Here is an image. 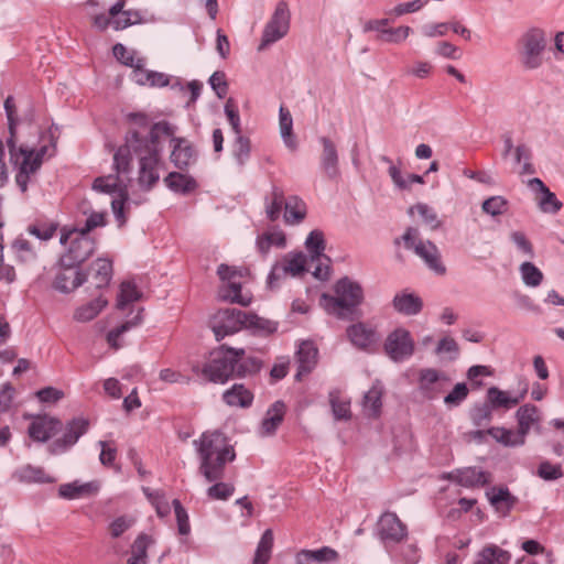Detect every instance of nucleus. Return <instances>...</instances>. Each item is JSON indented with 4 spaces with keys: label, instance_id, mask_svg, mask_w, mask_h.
Returning <instances> with one entry per match:
<instances>
[{
    "label": "nucleus",
    "instance_id": "1",
    "mask_svg": "<svg viewBox=\"0 0 564 564\" xmlns=\"http://www.w3.org/2000/svg\"><path fill=\"white\" fill-rule=\"evenodd\" d=\"M175 129L166 121L154 123L149 133L142 134L138 130H129L126 142L119 147L113 155V165L118 175L131 172V162L138 161L137 182L141 189L150 191L160 180L163 166L161 159V135L172 137L171 162L177 169H186L196 161L197 153L191 142L185 138L173 137Z\"/></svg>",
    "mask_w": 564,
    "mask_h": 564
},
{
    "label": "nucleus",
    "instance_id": "2",
    "mask_svg": "<svg viewBox=\"0 0 564 564\" xmlns=\"http://www.w3.org/2000/svg\"><path fill=\"white\" fill-rule=\"evenodd\" d=\"M199 459V473L209 482L224 477L227 463L235 460L236 453L226 435L219 431L204 432L193 442Z\"/></svg>",
    "mask_w": 564,
    "mask_h": 564
},
{
    "label": "nucleus",
    "instance_id": "3",
    "mask_svg": "<svg viewBox=\"0 0 564 564\" xmlns=\"http://www.w3.org/2000/svg\"><path fill=\"white\" fill-rule=\"evenodd\" d=\"M364 301V289L348 276L339 279L334 285V295L323 294L321 305L332 315L346 318L354 314Z\"/></svg>",
    "mask_w": 564,
    "mask_h": 564
},
{
    "label": "nucleus",
    "instance_id": "4",
    "mask_svg": "<svg viewBox=\"0 0 564 564\" xmlns=\"http://www.w3.org/2000/svg\"><path fill=\"white\" fill-rule=\"evenodd\" d=\"M50 144H43L40 148H29L14 145V156L12 153L11 160L19 165V171L15 175V182L22 193L28 189V184L32 174H34L42 165L43 159L53 155L55 150V141L52 130L47 133ZM9 152H11L9 150Z\"/></svg>",
    "mask_w": 564,
    "mask_h": 564
},
{
    "label": "nucleus",
    "instance_id": "5",
    "mask_svg": "<svg viewBox=\"0 0 564 564\" xmlns=\"http://www.w3.org/2000/svg\"><path fill=\"white\" fill-rule=\"evenodd\" d=\"M245 349L221 346L212 351L209 359L202 368V376L210 382L225 383L230 378L238 377L237 361Z\"/></svg>",
    "mask_w": 564,
    "mask_h": 564
},
{
    "label": "nucleus",
    "instance_id": "6",
    "mask_svg": "<svg viewBox=\"0 0 564 564\" xmlns=\"http://www.w3.org/2000/svg\"><path fill=\"white\" fill-rule=\"evenodd\" d=\"M547 36L540 28L528 29L518 40L517 51L521 66L527 70L540 68L544 63Z\"/></svg>",
    "mask_w": 564,
    "mask_h": 564
},
{
    "label": "nucleus",
    "instance_id": "7",
    "mask_svg": "<svg viewBox=\"0 0 564 564\" xmlns=\"http://www.w3.org/2000/svg\"><path fill=\"white\" fill-rule=\"evenodd\" d=\"M59 242L68 245L67 251L61 257L63 265H76L86 261L95 250V240L78 228L64 230Z\"/></svg>",
    "mask_w": 564,
    "mask_h": 564
},
{
    "label": "nucleus",
    "instance_id": "8",
    "mask_svg": "<svg viewBox=\"0 0 564 564\" xmlns=\"http://www.w3.org/2000/svg\"><path fill=\"white\" fill-rule=\"evenodd\" d=\"M245 273L246 270L229 267L225 263L218 267L217 274L221 281L218 297L221 301L237 303L241 306H248L251 303V294L243 293L241 290V279Z\"/></svg>",
    "mask_w": 564,
    "mask_h": 564
},
{
    "label": "nucleus",
    "instance_id": "9",
    "mask_svg": "<svg viewBox=\"0 0 564 564\" xmlns=\"http://www.w3.org/2000/svg\"><path fill=\"white\" fill-rule=\"evenodd\" d=\"M402 240L405 248L413 250L434 273L443 275L446 272L438 248L430 240H422L417 229L408 228Z\"/></svg>",
    "mask_w": 564,
    "mask_h": 564
},
{
    "label": "nucleus",
    "instance_id": "10",
    "mask_svg": "<svg viewBox=\"0 0 564 564\" xmlns=\"http://www.w3.org/2000/svg\"><path fill=\"white\" fill-rule=\"evenodd\" d=\"M383 350L390 360L400 364L409 360L414 355L415 343L408 329L398 327L388 334Z\"/></svg>",
    "mask_w": 564,
    "mask_h": 564
},
{
    "label": "nucleus",
    "instance_id": "11",
    "mask_svg": "<svg viewBox=\"0 0 564 564\" xmlns=\"http://www.w3.org/2000/svg\"><path fill=\"white\" fill-rule=\"evenodd\" d=\"M305 271L306 256L303 252H290L272 267L268 276V284L271 289L276 288L279 282L286 276H297Z\"/></svg>",
    "mask_w": 564,
    "mask_h": 564
},
{
    "label": "nucleus",
    "instance_id": "12",
    "mask_svg": "<svg viewBox=\"0 0 564 564\" xmlns=\"http://www.w3.org/2000/svg\"><path fill=\"white\" fill-rule=\"evenodd\" d=\"M290 18L291 15L288 4L283 1L279 2L271 19L264 26L259 47L260 50L275 43L288 34L290 29Z\"/></svg>",
    "mask_w": 564,
    "mask_h": 564
},
{
    "label": "nucleus",
    "instance_id": "13",
    "mask_svg": "<svg viewBox=\"0 0 564 564\" xmlns=\"http://www.w3.org/2000/svg\"><path fill=\"white\" fill-rule=\"evenodd\" d=\"M245 312L238 308H224L210 318V327L217 340L238 333L243 328Z\"/></svg>",
    "mask_w": 564,
    "mask_h": 564
},
{
    "label": "nucleus",
    "instance_id": "14",
    "mask_svg": "<svg viewBox=\"0 0 564 564\" xmlns=\"http://www.w3.org/2000/svg\"><path fill=\"white\" fill-rule=\"evenodd\" d=\"M448 382L447 375L435 368L420 369L417 375V390L426 400L438 399Z\"/></svg>",
    "mask_w": 564,
    "mask_h": 564
},
{
    "label": "nucleus",
    "instance_id": "15",
    "mask_svg": "<svg viewBox=\"0 0 564 564\" xmlns=\"http://www.w3.org/2000/svg\"><path fill=\"white\" fill-rule=\"evenodd\" d=\"M118 181L119 178L112 175L97 177L93 183V189L98 193L109 195L118 193V197H112L110 199V204L119 226H122L126 221L123 216V206L127 197L126 194H123V192L119 188Z\"/></svg>",
    "mask_w": 564,
    "mask_h": 564
},
{
    "label": "nucleus",
    "instance_id": "16",
    "mask_svg": "<svg viewBox=\"0 0 564 564\" xmlns=\"http://www.w3.org/2000/svg\"><path fill=\"white\" fill-rule=\"evenodd\" d=\"M408 534L406 527L393 512H384L378 521V535L386 547L400 543Z\"/></svg>",
    "mask_w": 564,
    "mask_h": 564
},
{
    "label": "nucleus",
    "instance_id": "17",
    "mask_svg": "<svg viewBox=\"0 0 564 564\" xmlns=\"http://www.w3.org/2000/svg\"><path fill=\"white\" fill-rule=\"evenodd\" d=\"M85 281L86 275L78 270V267L63 265L59 261L53 286L62 293H68L80 286Z\"/></svg>",
    "mask_w": 564,
    "mask_h": 564
},
{
    "label": "nucleus",
    "instance_id": "18",
    "mask_svg": "<svg viewBox=\"0 0 564 564\" xmlns=\"http://www.w3.org/2000/svg\"><path fill=\"white\" fill-rule=\"evenodd\" d=\"M318 142L322 145V152L319 155L321 170L329 180H335L340 174L337 147L334 141L327 137H321Z\"/></svg>",
    "mask_w": 564,
    "mask_h": 564
},
{
    "label": "nucleus",
    "instance_id": "19",
    "mask_svg": "<svg viewBox=\"0 0 564 564\" xmlns=\"http://www.w3.org/2000/svg\"><path fill=\"white\" fill-rule=\"evenodd\" d=\"M346 333L350 343L361 350H370L379 341L376 328L364 322L350 325Z\"/></svg>",
    "mask_w": 564,
    "mask_h": 564
},
{
    "label": "nucleus",
    "instance_id": "20",
    "mask_svg": "<svg viewBox=\"0 0 564 564\" xmlns=\"http://www.w3.org/2000/svg\"><path fill=\"white\" fill-rule=\"evenodd\" d=\"M88 422L84 419H74L67 424L62 438L51 444L53 454H62L77 443L79 437L87 432Z\"/></svg>",
    "mask_w": 564,
    "mask_h": 564
},
{
    "label": "nucleus",
    "instance_id": "21",
    "mask_svg": "<svg viewBox=\"0 0 564 564\" xmlns=\"http://www.w3.org/2000/svg\"><path fill=\"white\" fill-rule=\"evenodd\" d=\"M527 393V383H524L522 389L516 394H512L509 391L500 390L497 387H490L487 390V400L492 409L502 408L509 410L519 404L522 400H524Z\"/></svg>",
    "mask_w": 564,
    "mask_h": 564
},
{
    "label": "nucleus",
    "instance_id": "22",
    "mask_svg": "<svg viewBox=\"0 0 564 564\" xmlns=\"http://www.w3.org/2000/svg\"><path fill=\"white\" fill-rule=\"evenodd\" d=\"M393 310L404 316H415L421 313L423 308V300L409 290H402L392 299Z\"/></svg>",
    "mask_w": 564,
    "mask_h": 564
},
{
    "label": "nucleus",
    "instance_id": "23",
    "mask_svg": "<svg viewBox=\"0 0 564 564\" xmlns=\"http://www.w3.org/2000/svg\"><path fill=\"white\" fill-rule=\"evenodd\" d=\"M59 420L43 415L35 417L29 426V435L36 442H46L61 429Z\"/></svg>",
    "mask_w": 564,
    "mask_h": 564
},
{
    "label": "nucleus",
    "instance_id": "24",
    "mask_svg": "<svg viewBox=\"0 0 564 564\" xmlns=\"http://www.w3.org/2000/svg\"><path fill=\"white\" fill-rule=\"evenodd\" d=\"M449 478L466 488L481 487L490 481V474L478 467H466L449 474Z\"/></svg>",
    "mask_w": 564,
    "mask_h": 564
},
{
    "label": "nucleus",
    "instance_id": "25",
    "mask_svg": "<svg viewBox=\"0 0 564 564\" xmlns=\"http://www.w3.org/2000/svg\"><path fill=\"white\" fill-rule=\"evenodd\" d=\"M100 488L97 480L80 482L75 480L72 482L63 484L58 488V495L67 500H75L95 496Z\"/></svg>",
    "mask_w": 564,
    "mask_h": 564
},
{
    "label": "nucleus",
    "instance_id": "26",
    "mask_svg": "<svg viewBox=\"0 0 564 564\" xmlns=\"http://www.w3.org/2000/svg\"><path fill=\"white\" fill-rule=\"evenodd\" d=\"M285 414V404L282 401H275L265 412V415L259 427V435L262 437L272 436L281 425Z\"/></svg>",
    "mask_w": 564,
    "mask_h": 564
},
{
    "label": "nucleus",
    "instance_id": "27",
    "mask_svg": "<svg viewBox=\"0 0 564 564\" xmlns=\"http://www.w3.org/2000/svg\"><path fill=\"white\" fill-rule=\"evenodd\" d=\"M337 552L329 547L323 546L317 550H301L295 555L296 564H328L336 561Z\"/></svg>",
    "mask_w": 564,
    "mask_h": 564
},
{
    "label": "nucleus",
    "instance_id": "28",
    "mask_svg": "<svg viewBox=\"0 0 564 564\" xmlns=\"http://www.w3.org/2000/svg\"><path fill=\"white\" fill-rule=\"evenodd\" d=\"M164 183L172 192L182 195L191 194L198 187V183L193 176L180 172L169 173Z\"/></svg>",
    "mask_w": 564,
    "mask_h": 564
},
{
    "label": "nucleus",
    "instance_id": "29",
    "mask_svg": "<svg viewBox=\"0 0 564 564\" xmlns=\"http://www.w3.org/2000/svg\"><path fill=\"white\" fill-rule=\"evenodd\" d=\"M317 348L312 341H303L296 351L299 372L296 377L303 373H308L317 362Z\"/></svg>",
    "mask_w": 564,
    "mask_h": 564
},
{
    "label": "nucleus",
    "instance_id": "30",
    "mask_svg": "<svg viewBox=\"0 0 564 564\" xmlns=\"http://www.w3.org/2000/svg\"><path fill=\"white\" fill-rule=\"evenodd\" d=\"M307 213V207L305 202L299 196H289L285 200V209H284V221L286 225H299L301 224Z\"/></svg>",
    "mask_w": 564,
    "mask_h": 564
},
{
    "label": "nucleus",
    "instance_id": "31",
    "mask_svg": "<svg viewBox=\"0 0 564 564\" xmlns=\"http://www.w3.org/2000/svg\"><path fill=\"white\" fill-rule=\"evenodd\" d=\"M143 322L142 316V308L138 311V313L130 319L123 322L121 325L117 326L116 328L111 329L107 334V343L108 345L115 349L118 350L122 347V343L120 341V338L123 334L131 330L132 328L138 327Z\"/></svg>",
    "mask_w": 564,
    "mask_h": 564
},
{
    "label": "nucleus",
    "instance_id": "32",
    "mask_svg": "<svg viewBox=\"0 0 564 564\" xmlns=\"http://www.w3.org/2000/svg\"><path fill=\"white\" fill-rule=\"evenodd\" d=\"M486 496L492 507L503 514L507 513L516 503V498L506 487H491Z\"/></svg>",
    "mask_w": 564,
    "mask_h": 564
},
{
    "label": "nucleus",
    "instance_id": "33",
    "mask_svg": "<svg viewBox=\"0 0 564 564\" xmlns=\"http://www.w3.org/2000/svg\"><path fill=\"white\" fill-rule=\"evenodd\" d=\"M516 419L518 431L527 437L532 426L540 421L539 409L531 403L521 405L516 412Z\"/></svg>",
    "mask_w": 564,
    "mask_h": 564
},
{
    "label": "nucleus",
    "instance_id": "34",
    "mask_svg": "<svg viewBox=\"0 0 564 564\" xmlns=\"http://www.w3.org/2000/svg\"><path fill=\"white\" fill-rule=\"evenodd\" d=\"M383 387L377 381L372 387L365 393L362 399V410L367 416L376 417L379 415L382 402Z\"/></svg>",
    "mask_w": 564,
    "mask_h": 564
},
{
    "label": "nucleus",
    "instance_id": "35",
    "mask_svg": "<svg viewBox=\"0 0 564 564\" xmlns=\"http://www.w3.org/2000/svg\"><path fill=\"white\" fill-rule=\"evenodd\" d=\"M11 251L15 259L22 263H31L37 258V246L23 236H19L13 240Z\"/></svg>",
    "mask_w": 564,
    "mask_h": 564
},
{
    "label": "nucleus",
    "instance_id": "36",
    "mask_svg": "<svg viewBox=\"0 0 564 564\" xmlns=\"http://www.w3.org/2000/svg\"><path fill=\"white\" fill-rule=\"evenodd\" d=\"M223 399L229 406L248 408L253 401V394L243 384H234L224 392Z\"/></svg>",
    "mask_w": 564,
    "mask_h": 564
},
{
    "label": "nucleus",
    "instance_id": "37",
    "mask_svg": "<svg viewBox=\"0 0 564 564\" xmlns=\"http://www.w3.org/2000/svg\"><path fill=\"white\" fill-rule=\"evenodd\" d=\"M510 558L509 552L495 544H490L478 553L474 564H509Z\"/></svg>",
    "mask_w": 564,
    "mask_h": 564
},
{
    "label": "nucleus",
    "instance_id": "38",
    "mask_svg": "<svg viewBox=\"0 0 564 564\" xmlns=\"http://www.w3.org/2000/svg\"><path fill=\"white\" fill-rule=\"evenodd\" d=\"M13 478L21 482H39L46 484L53 482L54 479L45 474L44 469L41 467H35L32 465H25L18 468L13 473Z\"/></svg>",
    "mask_w": 564,
    "mask_h": 564
},
{
    "label": "nucleus",
    "instance_id": "39",
    "mask_svg": "<svg viewBox=\"0 0 564 564\" xmlns=\"http://www.w3.org/2000/svg\"><path fill=\"white\" fill-rule=\"evenodd\" d=\"M487 433L505 446L516 447L525 443V437L518 430L513 431L505 427H490Z\"/></svg>",
    "mask_w": 564,
    "mask_h": 564
},
{
    "label": "nucleus",
    "instance_id": "40",
    "mask_svg": "<svg viewBox=\"0 0 564 564\" xmlns=\"http://www.w3.org/2000/svg\"><path fill=\"white\" fill-rule=\"evenodd\" d=\"M286 238L282 230H271L257 238L256 246L261 254H267L272 247L284 248Z\"/></svg>",
    "mask_w": 564,
    "mask_h": 564
},
{
    "label": "nucleus",
    "instance_id": "41",
    "mask_svg": "<svg viewBox=\"0 0 564 564\" xmlns=\"http://www.w3.org/2000/svg\"><path fill=\"white\" fill-rule=\"evenodd\" d=\"M245 317L243 328L250 329L254 334L269 335L278 328L276 323L256 314L245 312Z\"/></svg>",
    "mask_w": 564,
    "mask_h": 564
},
{
    "label": "nucleus",
    "instance_id": "42",
    "mask_svg": "<svg viewBox=\"0 0 564 564\" xmlns=\"http://www.w3.org/2000/svg\"><path fill=\"white\" fill-rule=\"evenodd\" d=\"M112 276V263L108 259H97L91 265V278L96 288L108 285Z\"/></svg>",
    "mask_w": 564,
    "mask_h": 564
},
{
    "label": "nucleus",
    "instance_id": "43",
    "mask_svg": "<svg viewBox=\"0 0 564 564\" xmlns=\"http://www.w3.org/2000/svg\"><path fill=\"white\" fill-rule=\"evenodd\" d=\"M285 200L283 191L273 186L270 196L265 197V214L271 221L279 219L282 207H285Z\"/></svg>",
    "mask_w": 564,
    "mask_h": 564
},
{
    "label": "nucleus",
    "instance_id": "44",
    "mask_svg": "<svg viewBox=\"0 0 564 564\" xmlns=\"http://www.w3.org/2000/svg\"><path fill=\"white\" fill-rule=\"evenodd\" d=\"M107 305V300L97 297L91 302L79 306L74 313V319L79 323H86L94 319Z\"/></svg>",
    "mask_w": 564,
    "mask_h": 564
},
{
    "label": "nucleus",
    "instance_id": "45",
    "mask_svg": "<svg viewBox=\"0 0 564 564\" xmlns=\"http://www.w3.org/2000/svg\"><path fill=\"white\" fill-rule=\"evenodd\" d=\"M279 126L280 133L283 139L284 144L291 149H296V140L292 133L293 131V120L289 110L281 107L279 111Z\"/></svg>",
    "mask_w": 564,
    "mask_h": 564
},
{
    "label": "nucleus",
    "instance_id": "46",
    "mask_svg": "<svg viewBox=\"0 0 564 564\" xmlns=\"http://www.w3.org/2000/svg\"><path fill=\"white\" fill-rule=\"evenodd\" d=\"M305 248L310 252L312 261H321L325 257L324 234L318 229L312 230L306 237Z\"/></svg>",
    "mask_w": 564,
    "mask_h": 564
},
{
    "label": "nucleus",
    "instance_id": "47",
    "mask_svg": "<svg viewBox=\"0 0 564 564\" xmlns=\"http://www.w3.org/2000/svg\"><path fill=\"white\" fill-rule=\"evenodd\" d=\"M141 292L132 281H123L120 284V290L117 299V307L124 310L129 304L139 301Z\"/></svg>",
    "mask_w": 564,
    "mask_h": 564
},
{
    "label": "nucleus",
    "instance_id": "48",
    "mask_svg": "<svg viewBox=\"0 0 564 564\" xmlns=\"http://www.w3.org/2000/svg\"><path fill=\"white\" fill-rule=\"evenodd\" d=\"M142 491L150 501V503L155 508L159 517L164 518L170 513V503L163 491L153 490L149 487H142Z\"/></svg>",
    "mask_w": 564,
    "mask_h": 564
},
{
    "label": "nucleus",
    "instance_id": "49",
    "mask_svg": "<svg viewBox=\"0 0 564 564\" xmlns=\"http://www.w3.org/2000/svg\"><path fill=\"white\" fill-rule=\"evenodd\" d=\"M126 6V0H117L108 11V14L100 13L94 17L93 24L96 29L104 31L107 28L111 26L113 29V21L116 20V15H118Z\"/></svg>",
    "mask_w": 564,
    "mask_h": 564
},
{
    "label": "nucleus",
    "instance_id": "50",
    "mask_svg": "<svg viewBox=\"0 0 564 564\" xmlns=\"http://www.w3.org/2000/svg\"><path fill=\"white\" fill-rule=\"evenodd\" d=\"M273 546V533L270 529L265 530L258 543L253 564H267Z\"/></svg>",
    "mask_w": 564,
    "mask_h": 564
},
{
    "label": "nucleus",
    "instance_id": "51",
    "mask_svg": "<svg viewBox=\"0 0 564 564\" xmlns=\"http://www.w3.org/2000/svg\"><path fill=\"white\" fill-rule=\"evenodd\" d=\"M519 271L522 282L529 288H536L543 281L542 271L530 261L523 262L520 265Z\"/></svg>",
    "mask_w": 564,
    "mask_h": 564
},
{
    "label": "nucleus",
    "instance_id": "52",
    "mask_svg": "<svg viewBox=\"0 0 564 564\" xmlns=\"http://www.w3.org/2000/svg\"><path fill=\"white\" fill-rule=\"evenodd\" d=\"M150 540L147 535H139L131 546V555L128 558V564H147L148 563V546Z\"/></svg>",
    "mask_w": 564,
    "mask_h": 564
},
{
    "label": "nucleus",
    "instance_id": "53",
    "mask_svg": "<svg viewBox=\"0 0 564 564\" xmlns=\"http://www.w3.org/2000/svg\"><path fill=\"white\" fill-rule=\"evenodd\" d=\"M4 110L8 118L9 133L8 147L14 156V140L17 134L18 119L15 117V105L13 97L9 96L4 101Z\"/></svg>",
    "mask_w": 564,
    "mask_h": 564
},
{
    "label": "nucleus",
    "instance_id": "54",
    "mask_svg": "<svg viewBox=\"0 0 564 564\" xmlns=\"http://www.w3.org/2000/svg\"><path fill=\"white\" fill-rule=\"evenodd\" d=\"M83 208V214L87 216V219L85 221L84 227L78 228L79 231L85 232L88 235L91 230L104 227L107 224L106 220V213L105 212H95L86 208L85 206Z\"/></svg>",
    "mask_w": 564,
    "mask_h": 564
},
{
    "label": "nucleus",
    "instance_id": "55",
    "mask_svg": "<svg viewBox=\"0 0 564 564\" xmlns=\"http://www.w3.org/2000/svg\"><path fill=\"white\" fill-rule=\"evenodd\" d=\"M141 22L142 15L140 11L121 9L120 13L116 15V20L113 21V30H123L130 25L138 24Z\"/></svg>",
    "mask_w": 564,
    "mask_h": 564
},
{
    "label": "nucleus",
    "instance_id": "56",
    "mask_svg": "<svg viewBox=\"0 0 564 564\" xmlns=\"http://www.w3.org/2000/svg\"><path fill=\"white\" fill-rule=\"evenodd\" d=\"M410 210H416V213L423 219L424 224L429 226L432 230L440 228L442 225V221L440 220L437 213L427 204L419 203Z\"/></svg>",
    "mask_w": 564,
    "mask_h": 564
},
{
    "label": "nucleus",
    "instance_id": "57",
    "mask_svg": "<svg viewBox=\"0 0 564 564\" xmlns=\"http://www.w3.org/2000/svg\"><path fill=\"white\" fill-rule=\"evenodd\" d=\"M329 402L336 420H348L350 417V403L340 399L338 392L333 391L329 393Z\"/></svg>",
    "mask_w": 564,
    "mask_h": 564
},
{
    "label": "nucleus",
    "instance_id": "58",
    "mask_svg": "<svg viewBox=\"0 0 564 564\" xmlns=\"http://www.w3.org/2000/svg\"><path fill=\"white\" fill-rule=\"evenodd\" d=\"M413 30L408 25H400L398 28H388L382 30V36L380 37L386 43L399 44L405 41Z\"/></svg>",
    "mask_w": 564,
    "mask_h": 564
},
{
    "label": "nucleus",
    "instance_id": "59",
    "mask_svg": "<svg viewBox=\"0 0 564 564\" xmlns=\"http://www.w3.org/2000/svg\"><path fill=\"white\" fill-rule=\"evenodd\" d=\"M250 141L242 134L236 135L234 145V156L238 165L243 166L250 158Z\"/></svg>",
    "mask_w": 564,
    "mask_h": 564
},
{
    "label": "nucleus",
    "instance_id": "60",
    "mask_svg": "<svg viewBox=\"0 0 564 564\" xmlns=\"http://www.w3.org/2000/svg\"><path fill=\"white\" fill-rule=\"evenodd\" d=\"M112 53L121 64L131 68L138 64L137 58H142L141 56H138V53L134 50H129L121 43L113 45Z\"/></svg>",
    "mask_w": 564,
    "mask_h": 564
},
{
    "label": "nucleus",
    "instance_id": "61",
    "mask_svg": "<svg viewBox=\"0 0 564 564\" xmlns=\"http://www.w3.org/2000/svg\"><path fill=\"white\" fill-rule=\"evenodd\" d=\"M508 202L502 196H491L482 203L484 213L495 217L507 212Z\"/></svg>",
    "mask_w": 564,
    "mask_h": 564
},
{
    "label": "nucleus",
    "instance_id": "62",
    "mask_svg": "<svg viewBox=\"0 0 564 564\" xmlns=\"http://www.w3.org/2000/svg\"><path fill=\"white\" fill-rule=\"evenodd\" d=\"M227 120L236 135L241 134V123L238 107L232 98L227 99L224 107Z\"/></svg>",
    "mask_w": 564,
    "mask_h": 564
},
{
    "label": "nucleus",
    "instance_id": "63",
    "mask_svg": "<svg viewBox=\"0 0 564 564\" xmlns=\"http://www.w3.org/2000/svg\"><path fill=\"white\" fill-rule=\"evenodd\" d=\"M468 388L466 383L460 382L455 384L453 390L444 397V403L448 408L458 406L463 401H465L468 397Z\"/></svg>",
    "mask_w": 564,
    "mask_h": 564
},
{
    "label": "nucleus",
    "instance_id": "64",
    "mask_svg": "<svg viewBox=\"0 0 564 564\" xmlns=\"http://www.w3.org/2000/svg\"><path fill=\"white\" fill-rule=\"evenodd\" d=\"M261 368V361L256 357H246L245 354L237 361L238 377L256 373Z\"/></svg>",
    "mask_w": 564,
    "mask_h": 564
}]
</instances>
